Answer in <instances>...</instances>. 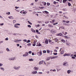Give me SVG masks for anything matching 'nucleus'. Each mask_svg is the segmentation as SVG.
<instances>
[{
    "label": "nucleus",
    "instance_id": "f257e3e1",
    "mask_svg": "<svg viewBox=\"0 0 76 76\" xmlns=\"http://www.w3.org/2000/svg\"><path fill=\"white\" fill-rule=\"evenodd\" d=\"M20 68V66H15L13 67L14 69L15 70H19Z\"/></svg>",
    "mask_w": 76,
    "mask_h": 76
},
{
    "label": "nucleus",
    "instance_id": "f03ea898",
    "mask_svg": "<svg viewBox=\"0 0 76 76\" xmlns=\"http://www.w3.org/2000/svg\"><path fill=\"white\" fill-rule=\"evenodd\" d=\"M51 32L52 34H56V33L57 32V31L56 30L53 29L51 30Z\"/></svg>",
    "mask_w": 76,
    "mask_h": 76
},
{
    "label": "nucleus",
    "instance_id": "7ed1b4c3",
    "mask_svg": "<svg viewBox=\"0 0 76 76\" xmlns=\"http://www.w3.org/2000/svg\"><path fill=\"white\" fill-rule=\"evenodd\" d=\"M15 57H12L9 58L8 59V60H9L13 61V60H15Z\"/></svg>",
    "mask_w": 76,
    "mask_h": 76
},
{
    "label": "nucleus",
    "instance_id": "20e7f679",
    "mask_svg": "<svg viewBox=\"0 0 76 76\" xmlns=\"http://www.w3.org/2000/svg\"><path fill=\"white\" fill-rule=\"evenodd\" d=\"M70 56V53H65L64 55V56L65 57V56Z\"/></svg>",
    "mask_w": 76,
    "mask_h": 76
},
{
    "label": "nucleus",
    "instance_id": "39448f33",
    "mask_svg": "<svg viewBox=\"0 0 76 76\" xmlns=\"http://www.w3.org/2000/svg\"><path fill=\"white\" fill-rule=\"evenodd\" d=\"M39 69V67H36V66L34 67L33 68V69L34 70H38Z\"/></svg>",
    "mask_w": 76,
    "mask_h": 76
},
{
    "label": "nucleus",
    "instance_id": "423d86ee",
    "mask_svg": "<svg viewBox=\"0 0 76 76\" xmlns=\"http://www.w3.org/2000/svg\"><path fill=\"white\" fill-rule=\"evenodd\" d=\"M37 72L36 71H34L31 72L32 74H37Z\"/></svg>",
    "mask_w": 76,
    "mask_h": 76
},
{
    "label": "nucleus",
    "instance_id": "0eeeda50",
    "mask_svg": "<svg viewBox=\"0 0 76 76\" xmlns=\"http://www.w3.org/2000/svg\"><path fill=\"white\" fill-rule=\"evenodd\" d=\"M8 18H9L10 19H14V18H13V17L12 16L8 17Z\"/></svg>",
    "mask_w": 76,
    "mask_h": 76
},
{
    "label": "nucleus",
    "instance_id": "6e6552de",
    "mask_svg": "<svg viewBox=\"0 0 76 76\" xmlns=\"http://www.w3.org/2000/svg\"><path fill=\"white\" fill-rule=\"evenodd\" d=\"M31 31L33 32V33H35V30H34V29L33 28H31Z\"/></svg>",
    "mask_w": 76,
    "mask_h": 76
},
{
    "label": "nucleus",
    "instance_id": "1a4fd4ad",
    "mask_svg": "<svg viewBox=\"0 0 76 76\" xmlns=\"http://www.w3.org/2000/svg\"><path fill=\"white\" fill-rule=\"evenodd\" d=\"M19 41H22V40L21 39H20L18 40H16V41L15 40L14 41V42H15L18 43V42H19Z\"/></svg>",
    "mask_w": 76,
    "mask_h": 76
},
{
    "label": "nucleus",
    "instance_id": "9d476101",
    "mask_svg": "<svg viewBox=\"0 0 76 76\" xmlns=\"http://www.w3.org/2000/svg\"><path fill=\"white\" fill-rule=\"evenodd\" d=\"M37 54H39V56H41L42 55V52H39L37 53Z\"/></svg>",
    "mask_w": 76,
    "mask_h": 76
},
{
    "label": "nucleus",
    "instance_id": "9b49d317",
    "mask_svg": "<svg viewBox=\"0 0 76 76\" xmlns=\"http://www.w3.org/2000/svg\"><path fill=\"white\" fill-rule=\"evenodd\" d=\"M14 27L15 28H19V27H18V25L17 24H15L14 25Z\"/></svg>",
    "mask_w": 76,
    "mask_h": 76
},
{
    "label": "nucleus",
    "instance_id": "f8f14e48",
    "mask_svg": "<svg viewBox=\"0 0 76 76\" xmlns=\"http://www.w3.org/2000/svg\"><path fill=\"white\" fill-rule=\"evenodd\" d=\"M42 12L44 13H46V14H49V12H48L47 11H43Z\"/></svg>",
    "mask_w": 76,
    "mask_h": 76
},
{
    "label": "nucleus",
    "instance_id": "ddd939ff",
    "mask_svg": "<svg viewBox=\"0 0 76 76\" xmlns=\"http://www.w3.org/2000/svg\"><path fill=\"white\" fill-rule=\"evenodd\" d=\"M67 62L65 61L64 62L63 66H65L67 64Z\"/></svg>",
    "mask_w": 76,
    "mask_h": 76
},
{
    "label": "nucleus",
    "instance_id": "4468645a",
    "mask_svg": "<svg viewBox=\"0 0 76 76\" xmlns=\"http://www.w3.org/2000/svg\"><path fill=\"white\" fill-rule=\"evenodd\" d=\"M71 72V70H68L67 71V74H70Z\"/></svg>",
    "mask_w": 76,
    "mask_h": 76
},
{
    "label": "nucleus",
    "instance_id": "2eb2a0df",
    "mask_svg": "<svg viewBox=\"0 0 76 76\" xmlns=\"http://www.w3.org/2000/svg\"><path fill=\"white\" fill-rule=\"evenodd\" d=\"M44 62V61H42L39 62V64L41 65Z\"/></svg>",
    "mask_w": 76,
    "mask_h": 76
},
{
    "label": "nucleus",
    "instance_id": "dca6fc26",
    "mask_svg": "<svg viewBox=\"0 0 76 76\" xmlns=\"http://www.w3.org/2000/svg\"><path fill=\"white\" fill-rule=\"evenodd\" d=\"M64 53V50H62L60 53L61 54H63Z\"/></svg>",
    "mask_w": 76,
    "mask_h": 76
},
{
    "label": "nucleus",
    "instance_id": "f3484780",
    "mask_svg": "<svg viewBox=\"0 0 76 76\" xmlns=\"http://www.w3.org/2000/svg\"><path fill=\"white\" fill-rule=\"evenodd\" d=\"M66 1H68L67 0H63V3H65L66 2Z\"/></svg>",
    "mask_w": 76,
    "mask_h": 76
},
{
    "label": "nucleus",
    "instance_id": "a211bd4d",
    "mask_svg": "<svg viewBox=\"0 0 76 76\" xmlns=\"http://www.w3.org/2000/svg\"><path fill=\"white\" fill-rule=\"evenodd\" d=\"M42 3L44 4V6H46V4H47V3L45 2H42Z\"/></svg>",
    "mask_w": 76,
    "mask_h": 76
},
{
    "label": "nucleus",
    "instance_id": "6ab92c4d",
    "mask_svg": "<svg viewBox=\"0 0 76 76\" xmlns=\"http://www.w3.org/2000/svg\"><path fill=\"white\" fill-rule=\"evenodd\" d=\"M49 28H53V26L51 25H50L49 24L48 25Z\"/></svg>",
    "mask_w": 76,
    "mask_h": 76
},
{
    "label": "nucleus",
    "instance_id": "aec40b11",
    "mask_svg": "<svg viewBox=\"0 0 76 76\" xmlns=\"http://www.w3.org/2000/svg\"><path fill=\"white\" fill-rule=\"evenodd\" d=\"M57 57H58V56H53L52 57V58H53V59H54L55 58H57Z\"/></svg>",
    "mask_w": 76,
    "mask_h": 76
},
{
    "label": "nucleus",
    "instance_id": "412c9836",
    "mask_svg": "<svg viewBox=\"0 0 76 76\" xmlns=\"http://www.w3.org/2000/svg\"><path fill=\"white\" fill-rule=\"evenodd\" d=\"M6 14L7 15H10V12H6Z\"/></svg>",
    "mask_w": 76,
    "mask_h": 76
},
{
    "label": "nucleus",
    "instance_id": "4be33fe9",
    "mask_svg": "<svg viewBox=\"0 0 76 76\" xmlns=\"http://www.w3.org/2000/svg\"><path fill=\"white\" fill-rule=\"evenodd\" d=\"M62 10L63 11H66L67 10L66 8H64L62 9Z\"/></svg>",
    "mask_w": 76,
    "mask_h": 76
},
{
    "label": "nucleus",
    "instance_id": "5701e85b",
    "mask_svg": "<svg viewBox=\"0 0 76 76\" xmlns=\"http://www.w3.org/2000/svg\"><path fill=\"white\" fill-rule=\"evenodd\" d=\"M29 54H28V52H26L25 53V55H26V56H28Z\"/></svg>",
    "mask_w": 76,
    "mask_h": 76
},
{
    "label": "nucleus",
    "instance_id": "b1692460",
    "mask_svg": "<svg viewBox=\"0 0 76 76\" xmlns=\"http://www.w3.org/2000/svg\"><path fill=\"white\" fill-rule=\"evenodd\" d=\"M24 11H25L24 10H23L21 11L20 12V13H21V14H23V12H24Z\"/></svg>",
    "mask_w": 76,
    "mask_h": 76
},
{
    "label": "nucleus",
    "instance_id": "393cba45",
    "mask_svg": "<svg viewBox=\"0 0 76 76\" xmlns=\"http://www.w3.org/2000/svg\"><path fill=\"white\" fill-rule=\"evenodd\" d=\"M29 61H34V59L32 58L29 59Z\"/></svg>",
    "mask_w": 76,
    "mask_h": 76
},
{
    "label": "nucleus",
    "instance_id": "a878e982",
    "mask_svg": "<svg viewBox=\"0 0 76 76\" xmlns=\"http://www.w3.org/2000/svg\"><path fill=\"white\" fill-rule=\"evenodd\" d=\"M0 69H1V70H3V71L4 70V68L3 67H0Z\"/></svg>",
    "mask_w": 76,
    "mask_h": 76
},
{
    "label": "nucleus",
    "instance_id": "bb28decb",
    "mask_svg": "<svg viewBox=\"0 0 76 76\" xmlns=\"http://www.w3.org/2000/svg\"><path fill=\"white\" fill-rule=\"evenodd\" d=\"M45 43H46L47 44H48V40H45Z\"/></svg>",
    "mask_w": 76,
    "mask_h": 76
},
{
    "label": "nucleus",
    "instance_id": "cd10ccee",
    "mask_svg": "<svg viewBox=\"0 0 76 76\" xmlns=\"http://www.w3.org/2000/svg\"><path fill=\"white\" fill-rule=\"evenodd\" d=\"M6 50L8 52H9V51H10V50L8 48H7L6 49Z\"/></svg>",
    "mask_w": 76,
    "mask_h": 76
},
{
    "label": "nucleus",
    "instance_id": "c85d7f7f",
    "mask_svg": "<svg viewBox=\"0 0 76 76\" xmlns=\"http://www.w3.org/2000/svg\"><path fill=\"white\" fill-rule=\"evenodd\" d=\"M49 23V21H47L45 22V23L46 24H47L48 23Z\"/></svg>",
    "mask_w": 76,
    "mask_h": 76
},
{
    "label": "nucleus",
    "instance_id": "c756f323",
    "mask_svg": "<svg viewBox=\"0 0 76 76\" xmlns=\"http://www.w3.org/2000/svg\"><path fill=\"white\" fill-rule=\"evenodd\" d=\"M40 25L39 24H38L37 25H35V26H36L37 28H38V27H39V26Z\"/></svg>",
    "mask_w": 76,
    "mask_h": 76
},
{
    "label": "nucleus",
    "instance_id": "7c9ffc66",
    "mask_svg": "<svg viewBox=\"0 0 76 76\" xmlns=\"http://www.w3.org/2000/svg\"><path fill=\"white\" fill-rule=\"evenodd\" d=\"M58 39L57 38H56L55 39V42H57V41H58Z\"/></svg>",
    "mask_w": 76,
    "mask_h": 76
},
{
    "label": "nucleus",
    "instance_id": "2f4dec72",
    "mask_svg": "<svg viewBox=\"0 0 76 76\" xmlns=\"http://www.w3.org/2000/svg\"><path fill=\"white\" fill-rule=\"evenodd\" d=\"M50 63H47V64H46V66H49V65H50Z\"/></svg>",
    "mask_w": 76,
    "mask_h": 76
},
{
    "label": "nucleus",
    "instance_id": "473e14b6",
    "mask_svg": "<svg viewBox=\"0 0 76 76\" xmlns=\"http://www.w3.org/2000/svg\"><path fill=\"white\" fill-rule=\"evenodd\" d=\"M27 13V12L26 11H23V14H26Z\"/></svg>",
    "mask_w": 76,
    "mask_h": 76
},
{
    "label": "nucleus",
    "instance_id": "72a5a7b5",
    "mask_svg": "<svg viewBox=\"0 0 76 76\" xmlns=\"http://www.w3.org/2000/svg\"><path fill=\"white\" fill-rule=\"evenodd\" d=\"M23 41L24 42H27V40L26 39H24L23 40Z\"/></svg>",
    "mask_w": 76,
    "mask_h": 76
},
{
    "label": "nucleus",
    "instance_id": "f704fd0d",
    "mask_svg": "<svg viewBox=\"0 0 76 76\" xmlns=\"http://www.w3.org/2000/svg\"><path fill=\"white\" fill-rule=\"evenodd\" d=\"M61 41L62 42H63V43L65 42V40L64 39H62Z\"/></svg>",
    "mask_w": 76,
    "mask_h": 76
},
{
    "label": "nucleus",
    "instance_id": "c9c22d12",
    "mask_svg": "<svg viewBox=\"0 0 76 76\" xmlns=\"http://www.w3.org/2000/svg\"><path fill=\"white\" fill-rule=\"evenodd\" d=\"M65 38H67V39H69L70 38V37H68L67 36H65Z\"/></svg>",
    "mask_w": 76,
    "mask_h": 76
},
{
    "label": "nucleus",
    "instance_id": "e433bc0d",
    "mask_svg": "<svg viewBox=\"0 0 76 76\" xmlns=\"http://www.w3.org/2000/svg\"><path fill=\"white\" fill-rule=\"evenodd\" d=\"M27 45H28V46H29V47H30V46L31 45V43H28Z\"/></svg>",
    "mask_w": 76,
    "mask_h": 76
},
{
    "label": "nucleus",
    "instance_id": "4c0bfd02",
    "mask_svg": "<svg viewBox=\"0 0 76 76\" xmlns=\"http://www.w3.org/2000/svg\"><path fill=\"white\" fill-rule=\"evenodd\" d=\"M28 23L30 24V25H32V24L29 21H28Z\"/></svg>",
    "mask_w": 76,
    "mask_h": 76
},
{
    "label": "nucleus",
    "instance_id": "58836bf2",
    "mask_svg": "<svg viewBox=\"0 0 76 76\" xmlns=\"http://www.w3.org/2000/svg\"><path fill=\"white\" fill-rule=\"evenodd\" d=\"M4 41H0V44H3Z\"/></svg>",
    "mask_w": 76,
    "mask_h": 76
},
{
    "label": "nucleus",
    "instance_id": "ea45409f",
    "mask_svg": "<svg viewBox=\"0 0 76 76\" xmlns=\"http://www.w3.org/2000/svg\"><path fill=\"white\" fill-rule=\"evenodd\" d=\"M30 40H28L27 42H26V43H29L30 42Z\"/></svg>",
    "mask_w": 76,
    "mask_h": 76
},
{
    "label": "nucleus",
    "instance_id": "a19ab883",
    "mask_svg": "<svg viewBox=\"0 0 76 76\" xmlns=\"http://www.w3.org/2000/svg\"><path fill=\"white\" fill-rule=\"evenodd\" d=\"M47 5L48 6H50V3H47Z\"/></svg>",
    "mask_w": 76,
    "mask_h": 76
},
{
    "label": "nucleus",
    "instance_id": "79ce46f5",
    "mask_svg": "<svg viewBox=\"0 0 76 76\" xmlns=\"http://www.w3.org/2000/svg\"><path fill=\"white\" fill-rule=\"evenodd\" d=\"M37 46H38L39 47H40V46H41V44H40V43H39L38 45H37Z\"/></svg>",
    "mask_w": 76,
    "mask_h": 76
},
{
    "label": "nucleus",
    "instance_id": "37998d69",
    "mask_svg": "<svg viewBox=\"0 0 76 76\" xmlns=\"http://www.w3.org/2000/svg\"><path fill=\"white\" fill-rule=\"evenodd\" d=\"M53 54L54 55H57V53H53Z\"/></svg>",
    "mask_w": 76,
    "mask_h": 76
},
{
    "label": "nucleus",
    "instance_id": "c03bdc74",
    "mask_svg": "<svg viewBox=\"0 0 76 76\" xmlns=\"http://www.w3.org/2000/svg\"><path fill=\"white\" fill-rule=\"evenodd\" d=\"M3 25H4V23H0V26H3Z\"/></svg>",
    "mask_w": 76,
    "mask_h": 76
},
{
    "label": "nucleus",
    "instance_id": "a18cd8bd",
    "mask_svg": "<svg viewBox=\"0 0 76 76\" xmlns=\"http://www.w3.org/2000/svg\"><path fill=\"white\" fill-rule=\"evenodd\" d=\"M68 5L69 6H71V4L70 2H69L68 4Z\"/></svg>",
    "mask_w": 76,
    "mask_h": 76
},
{
    "label": "nucleus",
    "instance_id": "49530a36",
    "mask_svg": "<svg viewBox=\"0 0 76 76\" xmlns=\"http://www.w3.org/2000/svg\"><path fill=\"white\" fill-rule=\"evenodd\" d=\"M6 41H8L9 40V38H7L5 39Z\"/></svg>",
    "mask_w": 76,
    "mask_h": 76
},
{
    "label": "nucleus",
    "instance_id": "de8ad7c7",
    "mask_svg": "<svg viewBox=\"0 0 76 76\" xmlns=\"http://www.w3.org/2000/svg\"><path fill=\"white\" fill-rule=\"evenodd\" d=\"M61 29H64V27H63V26H62L61 27Z\"/></svg>",
    "mask_w": 76,
    "mask_h": 76
},
{
    "label": "nucleus",
    "instance_id": "09e8293b",
    "mask_svg": "<svg viewBox=\"0 0 76 76\" xmlns=\"http://www.w3.org/2000/svg\"><path fill=\"white\" fill-rule=\"evenodd\" d=\"M27 26L28 27V28H31V26L30 25H28Z\"/></svg>",
    "mask_w": 76,
    "mask_h": 76
},
{
    "label": "nucleus",
    "instance_id": "8fccbe9b",
    "mask_svg": "<svg viewBox=\"0 0 76 76\" xmlns=\"http://www.w3.org/2000/svg\"><path fill=\"white\" fill-rule=\"evenodd\" d=\"M46 73L47 74H49V73H50V71H47Z\"/></svg>",
    "mask_w": 76,
    "mask_h": 76
},
{
    "label": "nucleus",
    "instance_id": "3c124183",
    "mask_svg": "<svg viewBox=\"0 0 76 76\" xmlns=\"http://www.w3.org/2000/svg\"><path fill=\"white\" fill-rule=\"evenodd\" d=\"M53 4H56V1H54L53 2Z\"/></svg>",
    "mask_w": 76,
    "mask_h": 76
},
{
    "label": "nucleus",
    "instance_id": "603ef678",
    "mask_svg": "<svg viewBox=\"0 0 76 76\" xmlns=\"http://www.w3.org/2000/svg\"><path fill=\"white\" fill-rule=\"evenodd\" d=\"M63 23H66V21L64 20H63Z\"/></svg>",
    "mask_w": 76,
    "mask_h": 76
},
{
    "label": "nucleus",
    "instance_id": "864d4df0",
    "mask_svg": "<svg viewBox=\"0 0 76 76\" xmlns=\"http://www.w3.org/2000/svg\"><path fill=\"white\" fill-rule=\"evenodd\" d=\"M64 17L66 19H69V18L67 17H66L65 15L64 16Z\"/></svg>",
    "mask_w": 76,
    "mask_h": 76
},
{
    "label": "nucleus",
    "instance_id": "5fc2aeb1",
    "mask_svg": "<svg viewBox=\"0 0 76 76\" xmlns=\"http://www.w3.org/2000/svg\"><path fill=\"white\" fill-rule=\"evenodd\" d=\"M53 72H56V69H53Z\"/></svg>",
    "mask_w": 76,
    "mask_h": 76
},
{
    "label": "nucleus",
    "instance_id": "6e6d98bb",
    "mask_svg": "<svg viewBox=\"0 0 76 76\" xmlns=\"http://www.w3.org/2000/svg\"><path fill=\"white\" fill-rule=\"evenodd\" d=\"M30 5L31 6H33V5H34V3H31V4H30Z\"/></svg>",
    "mask_w": 76,
    "mask_h": 76
},
{
    "label": "nucleus",
    "instance_id": "4d7b16f0",
    "mask_svg": "<svg viewBox=\"0 0 76 76\" xmlns=\"http://www.w3.org/2000/svg\"><path fill=\"white\" fill-rule=\"evenodd\" d=\"M57 24H58V23H53V25H57Z\"/></svg>",
    "mask_w": 76,
    "mask_h": 76
},
{
    "label": "nucleus",
    "instance_id": "13d9d810",
    "mask_svg": "<svg viewBox=\"0 0 76 76\" xmlns=\"http://www.w3.org/2000/svg\"><path fill=\"white\" fill-rule=\"evenodd\" d=\"M54 52H56V53H57V50L55 49L54 50Z\"/></svg>",
    "mask_w": 76,
    "mask_h": 76
},
{
    "label": "nucleus",
    "instance_id": "bf43d9fd",
    "mask_svg": "<svg viewBox=\"0 0 76 76\" xmlns=\"http://www.w3.org/2000/svg\"><path fill=\"white\" fill-rule=\"evenodd\" d=\"M29 54H31L32 53V51H30L28 52Z\"/></svg>",
    "mask_w": 76,
    "mask_h": 76
},
{
    "label": "nucleus",
    "instance_id": "052dcab7",
    "mask_svg": "<svg viewBox=\"0 0 76 76\" xmlns=\"http://www.w3.org/2000/svg\"><path fill=\"white\" fill-rule=\"evenodd\" d=\"M59 36H61V35H62V34H61V33H60L59 34Z\"/></svg>",
    "mask_w": 76,
    "mask_h": 76
},
{
    "label": "nucleus",
    "instance_id": "680f3d73",
    "mask_svg": "<svg viewBox=\"0 0 76 76\" xmlns=\"http://www.w3.org/2000/svg\"><path fill=\"white\" fill-rule=\"evenodd\" d=\"M16 22V20H14L13 21V23H15Z\"/></svg>",
    "mask_w": 76,
    "mask_h": 76
},
{
    "label": "nucleus",
    "instance_id": "e2e57ef3",
    "mask_svg": "<svg viewBox=\"0 0 76 76\" xmlns=\"http://www.w3.org/2000/svg\"><path fill=\"white\" fill-rule=\"evenodd\" d=\"M43 52L44 53H47V51H46V50H44L43 51Z\"/></svg>",
    "mask_w": 76,
    "mask_h": 76
},
{
    "label": "nucleus",
    "instance_id": "0e129e2a",
    "mask_svg": "<svg viewBox=\"0 0 76 76\" xmlns=\"http://www.w3.org/2000/svg\"><path fill=\"white\" fill-rule=\"evenodd\" d=\"M3 66V64L0 63V67H1Z\"/></svg>",
    "mask_w": 76,
    "mask_h": 76
},
{
    "label": "nucleus",
    "instance_id": "69168bd1",
    "mask_svg": "<svg viewBox=\"0 0 76 76\" xmlns=\"http://www.w3.org/2000/svg\"><path fill=\"white\" fill-rule=\"evenodd\" d=\"M39 74H42V72H39Z\"/></svg>",
    "mask_w": 76,
    "mask_h": 76
},
{
    "label": "nucleus",
    "instance_id": "338daca9",
    "mask_svg": "<svg viewBox=\"0 0 76 76\" xmlns=\"http://www.w3.org/2000/svg\"><path fill=\"white\" fill-rule=\"evenodd\" d=\"M47 53H50V50H47Z\"/></svg>",
    "mask_w": 76,
    "mask_h": 76
},
{
    "label": "nucleus",
    "instance_id": "774afa93",
    "mask_svg": "<svg viewBox=\"0 0 76 76\" xmlns=\"http://www.w3.org/2000/svg\"><path fill=\"white\" fill-rule=\"evenodd\" d=\"M36 45V43H34V44H33V46H35V45Z\"/></svg>",
    "mask_w": 76,
    "mask_h": 76
}]
</instances>
